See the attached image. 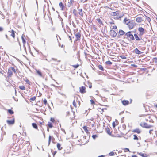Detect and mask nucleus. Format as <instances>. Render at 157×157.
Returning <instances> with one entry per match:
<instances>
[{"instance_id": "obj_54", "label": "nucleus", "mask_w": 157, "mask_h": 157, "mask_svg": "<svg viewBox=\"0 0 157 157\" xmlns=\"http://www.w3.org/2000/svg\"><path fill=\"white\" fill-rule=\"evenodd\" d=\"M44 122L42 121V122H40V126L42 125L43 124H44Z\"/></svg>"}, {"instance_id": "obj_46", "label": "nucleus", "mask_w": 157, "mask_h": 157, "mask_svg": "<svg viewBox=\"0 0 157 157\" xmlns=\"http://www.w3.org/2000/svg\"><path fill=\"white\" fill-rule=\"evenodd\" d=\"M43 102L44 104V105H46L47 103V100L46 99H44L43 100Z\"/></svg>"}, {"instance_id": "obj_49", "label": "nucleus", "mask_w": 157, "mask_h": 157, "mask_svg": "<svg viewBox=\"0 0 157 157\" xmlns=\"http://www.w3.org/2000/svg\"><path fill=\"white\" fill-rule=\"evenodd\" d=\"M92 137L93 139H95L98 136L96 135H93L92 136Z\"/></svg>"}, {"instance_id": "obj_8", "label": "nucleus", "mask_w": 157, "mask_h": 157, "mask_svg": "<svg viewBox=\"0 0 157 157\" xmlns=\"http://www.w3.org/2000/svg\"><path fill=\"white\" fill-rule=\"evenodd\" d=\"M140 125L142 127L146 128H150L153 127L152 125H148L147 123L144 122H141L140 123Z\"/></svg>"}, {"instance_id": "obj_17", "label": "nucleus", "mask_w": 157, "mask_h": 157, "mask_svg": "<svg viewBox=\"0 0 157 157\" xmlns=\"http://www.w3.org/2000/svg\"><path fill=\"white\" fill-rule=\"evenodd\" d=\"M55 140V139L53 136H51L49 135V136L48 141V145H50L51 141H52L53 143H54Z\"/></svg>"}, {"instance_id": "obj_4", "label": "nucleus", "mask_w": 157, "mask_h": 157, "mask_svg": "<svg viewBox=\"0 0 157 157\" xmlns=\"http://www.w3.org/2000/svg\"><path fill=\"white\" fill-rule=\"evenodd\" d=\"M17 70L14 67H10L8 68V71L7 72V77L6 79L8 81L9 79H11V78L12 76L13 73H16Z\"/></svg>"}, {"instance_id": "obj_27", "label": "nucleus", "mask_w": 157, "mask_h": 157, "mask_svg": "<svg viewBox=\"0 0 157 157\" xmlns=\"http://www.w3.org/2000/svg\"><path fill=\"white\" fill-rule=\"evenodd\" d=\"M135 53L138 54H140L143 53V52L139 51L137 48H135Z\"/></svg>"}, {"instance_id": "obj_60", "label": "nucleus", "mask_w": 157, "mask_h": 157, "mask_svg": "<svg viewBox=\"0 0 157 157\" xmlns=\"http://www.w3.org/2000/svg\"><path fill=\"white\" fill-rule=\"evenodd\" d=\"M61 95H62L63 96H64L65 97H66V94H63V93H61Z\"/></svg>"}, {"instance_id": "obj_48", "label": "nucleus", "mask_w": 157, "mask_h": 157, "mask_svg": "<svg viewBox=\"0 0 157 157\" xmlns=\"http://www.w3.org/2000/svg\"><path fill=\"white\" fill-rule=\"evenodd\" d=\"M119 56L120 57H121V58H122V59H126V56H124V55Z\"/></svg>"}, {"instance_id": "obj_40", "label": "nucleus", "mask_w": 157, "mask_h": 157, "mask_svg": "<svg viewBox=\"0 0 157 157\" xmlns=\"http://www.w3.org/2000/svg\"><path fill=\"white\" fill-rule=\"evenodd\" d=\"M99 69L101 70L102 71H104V68L103 66L101 65H99L98 66Z\"/></svg>"}, {"instance_id": "obj_5", "label": "nucleus", "mask_w": 157, "mask_h": 157, "mask_svg": "<svg viewBox=\"0 0 157 157\" xmlns=\"http://www.w3.org/2000/svg\"><path fill=\"white\" fill-rule=\"evenodd\" d=\"M73 105L75 108H78L80 106V102L78 101L77 96H75L74 97Z\"/></svg>"}, {"instance_id": "obj_23", "label": "nucleus", "mask_w": 157, "mask_h": 157, "mask_svg": "<svg viewBox=\"0 0 157 157\" xmlns=\"http://www.w3.org/2000/svg\"><path fill=\"white\" fill-rule=\"evenodd\" d=\"M132 132H135L138 134H140L141 132V130L140 129L137 128L133 129Z\"/></svg>"}, {"instance_id": "obj_1", "label": "nucleus", "mask_w": 157, "mask_h": 157, "mask_svg": "<svg viewBox=\"0 0 157 157\" xmlns=\"http://www.w3.org/2000/svg\"><path fill=\"white\" fill-rule=\"evenodd\" d=\"M138 31L139 32V35L137 34H134V36L135 39L137 41H140L142 39V36L146 32V31L142 27H139L138 29Z\"/></svg>"}, {"instance_id": "obj_6", "label": "nucleus", "mask_w": 157, "mask_h": 157, "mask_svg": "<svg viewBox=\"0 0 157 157\" xmlns=\"http://www.w3.org/2000/svg\"><path fill=\"white\" fill-rule=\"evenodd\" d=\"M87 125L88 127V129L90 130L94 126L95 122L93 120H89L87 122Z\"/></svg>"}, {"instance_id": "obj_19", "label": "nucleus", "mask_w": 157, "mask_h": 157, "mask_svg": "<svg viewBox=\"0 0 157 157\" xmlns=\"http://www.w3.org/2000/svg\"><path fill=\"white\" fill-rule=\"evenodd\" d=\"M8 32L11 33L10 36L13 38L14 39L15 38V33L16 32L13 30H11L10 31H9Z\"/></svg>"}, {"instance_id": "obj_15", "label": "nucleus", "mask_w": 157, "mask_h": 157, "mask_svg": "<svg viewBox=\"0 0 157 157\" xmlns=\"http://www.w3.org/2000/svg\"><path fill=\"white\" fill-rule=\"evenodd\" d=\"M143 17V16L137 17L136 19V21L137 23H141L144 21Z\"/></svg>"}, {"instance_id": "obj_24", "label": "nucleus", "mask_w": 157, "mask_h": 157, "mask_svg": "<svg viewBox=\"0 0 157 157\" xmlns=\"http://www.w3.org/2000/svg\"><path fill=\"white\" fill-rule=\"evenodd\" d=\"M118 124V122L116 120L115 121L113 122L112 123L113 128H115V126L116 125H117Z\"/></svg>"}, {"instance_id": "obj_26", "label": "nucleus", "mask_w": 157, "mask_h": 157, "mask_svg": "<svg viewBox=\"0 0 157 157\" xmlns=\"http://www.w3.org/2000/svg\"><path fill=\"white\" fill-rule=\"evenodd\" d=\"M80 141L79 140H78V141L80 143H78V144L81 145H84L85 144H86V142L85 141H84L82 139H80Z\"/></svg>"}, {"instance_id": "obj_43", "label": "nucleus", "mask_w": 157, "mask_h": 157, "mask_svg": "<svg viewBox=\"0 0 157 157\" xmlns=\"http://www.w3.org/2000/svg\"><path fill=\"white\" fill-rule=\"evenodd\" d=\"M105 63L106 64L111 65L112 64V63L110 61H108L106 62Z\"/></svg>"}, {"instance_id": "obj_2", "label": "nucleus", "mask_w": 157, "mask_h": 157, "mask_svg": "<svg viewBox=\"0 0 157 157\" xmlns=\"http://www.w3.org/2000/svg\"><path fill=\"white\" fill-rule=\"evenodd\" d=\"M125 23L128 26L129 29H131L136 25V23L133 20L125 18L124 20Z\"/></svg>"}, {"instance_id": "obj_41", "label": "nucleus", "mask_w": 157, "mask_h": 157, "mask_svg": "<svg viewBox=\"0 0 157 157\" xmlns=\"http://www.w3.org/2000/svg\"><path fill=\"white\" fill-rule=\"evenodd\" d=\"M88 87L90 88H91L92 87V83H91V82H88Z\"/></svg>"}, {"instance_id": "obj_10", "label": "nucleus", "mask_w": 157, "mask_h": 157, "mask_svg": "<svg viewBox=\"0 0 157 157\" xmlns=\"http://www.w3.org/2000/svg\"><path fill=\"white\" fill-rule=\"evenodd\" d=\"M36 71L37 74L39 76L43 78L44 77L45 74L42 73L40 70L36 69Z\"/></svg>"}, {"instance_id": "obj_13", "label": "nucleus", "mask_w": 157, "mask_h": 157, "mask_svg": "<svg viewBox=\"0 0 157 157\" xmlns=\"http://www.w3.org/2000/svg\"><path fill=\"white\" fill-rule=\"evenodd\" d=\"M79 92L81 94H84L86 93V88L84 86H81L79 87Z\"/></svg>"}, {"instance_id": "obj_30", "label": "nucleus", "mask_w": 157, "mask_h": 157, "mask_svg": "<svg viewBox=\"0 0 157 157\" xmlns=\"http://www.w3.org/2000/svg\"><path fill=\"white\" fill-rule=\"evenodd\" d=\"M33 127L35 129L37 130L38 129L37 124L35 123H32V124Z\"/></svg>"}, {"instance_id": "obj_21", "label": "nucleus", "mask_w": 157, "mask_h": 157, "mask_svg": "<svg viewBox=\"0 0 157 157\" xmlns=\"http://www.w3.org/2000/svg\"><path fill=\"white\" fill-rule=\"evenodd\" d=\"M105 131L109 135H111L112 134V132L111 131L110 128L108 127H107L105 128Z\"/></svg>"}, {"instance_id": "obj_36", "label": "nucleus", "mask_w": 157, "mask_h": 157, "mask_svg": "<svg viewBox=\"0 0 157 157\" xmlns=\"http://www.w3.org/2000/svg\"><path fill=\"white\" fill-rule=\"evenodd\" d=\"M133 139L134 140L136 141H138L139 140V139L136 135H133Z\"/></svg>"}, {"instance_id": "obj_32", "label": "nucleus", "mask_w": 157, "mask_h": 157, "mask_svg": "<svg viewBox=\"0 0 157 157\" xmlns=\"http://www.w3.org/2000/svg\"><path fill=\"white\" fill-rule=\"evenodd\" d=\"M47 125L50 128H52L53 127V125L52 122H48L47 124Z\"/></svg>"}, {"instance_id": "obj_29", "label": "nucleus", "mask_w": 157, "mask_h": 157, "mask_svg": "<svg viewBox=\"0 0 157 157\" xmlns=\"http://www.w3.org/2000/svg\"><path fill=\"white\" fill-rule=\"evenodd\" d=\"M59 6L61 8V10H63L64 8V6L62 2H61L59 3Z\"/></svg>"}, {"instance_id": "obj_9", "label": "nucleus", "mask_w": 157, "mask_h": 157, "mask_svg": "<svg viewBox=\"0 0 157 157\" xmlns=\"http://www.w3.org/2000/svg\"><path fill=\"white\" fill-rule=\"evenodd\" d=\"M149 133L150 135L154 138L157 136V131L151 129L149 131Z\"/></svg>"}, {"instance_id": "obj_35", "label": "nucleus", "mask_w": 157, "mask_h": 157, "mask_svg": "<svg viewBox=\"0 0 157 157\" xmlns=\"http://www.w3.org/2000/svg\"><path fill=\"white\" fill-rule=\"evenodd\" d=\"M115 154H117L116 152L113 151L109 153V155L110 156H114Z\"/></svg>"}, {"instance_id": "obj_47", "label": "nucleus", "mask_w": 157, "mask_h": 157, "mask_svg": "<svg viewBox=\"0 0 157 157\" xmlns=\"http://www.w3.org/2000/svg\"><path fill=\"white\" fill-rule=\"evenodd\" d=\"M79 65L78 64H76V65H72V67H74L75 68H78L79 66Z\"/></svg>"}, {"instance_id": "obj_62", "label": "nucleus", "mask_w": 157, "mask_h": 157, "mask_svg": "<svg viewBox=\"0 0 157 157\" xmlns=\"http://www.w3.org/2000/svg\"><path fill=\"white\" fill-rule=\"evenodd\" d=\"M5 36H6V38L7 39H8L9 38V37L7 35V34H6L5 35Z\"/></svg>"}, {"instance_id": "obj_3", "label": "nucleus", "mask_w": 157, "mask_h": 157, "mask_svg": "<svg viewBox=\"0 0 157 157\" xmlns=\"http://www.w3.org/2000/svg\"><path fill=\"white\" fill-rule=\"evenodd\" d=\"M140 116L141 117L140 119L141 121H145L151 123L154 122V121L151 118V115L149 114H141L140 115Z\"/></svg>"}, {"instance_id": "obj_11", "label": "nucleus", "mask_w": 157, "mask_h": 157, "mask_svg": "<svg viewBox=\"0 0 157 157\" xmlns=\"http://www.w3.org/2000/svg\"><path fill=\"white\" fill-rule=\"evenodd\" d=\"M12 120H7L6 122L7 124L9 125L13 124L15 123V118L13 116L12 117Z\"/></svg>"}, {"instance_id": "obj_14", "label": "nucleus", "mask_w": 157, "mask_h": 157, "mask_svg": "<svg viewBox=\"0 0 157 157\" xmlns=\"http://www.w3.org/2000/svg\"><path fill=\"white\" fill-rule=\"evenodd\" d=\"M126 35L131 40H134L135 39L133 35L131 34L130 32H129L126 33Z\"/></svg>"}, {"instance_id": "obj_18", "label": "nucleus", "mask_w": 157, "mask_h": 157, "mask_svg": "<svg viewBox=\"0 0 157 157\" xmlns=\"http://www.w3.org/2000/svg\"><path fill=\"white\" fill-rule=\"evenodd\" d=\"M21 39L22 40V43H23V46H25L26 43V40L27 39V38L25 35H23L21 36Z\"/></svg>"}, {"instance_id": "obj_7", "label": "nucleus", "mask_w": 157, "mask_h": 157, "mask_svg": "<svg viewBox=\"0 0 157 157\" xmlns=\"http://www.w3.org/2000/svg\"><path fill=\"white\" fill-rule=\"evenodd\" d=\"M66 116L70 122H71L75 119V116L72 113H70V112L68 111L66 113Z\"/></svg>"}, {"instance_id": "obj_31", "label": "nucleus", "mask_w": 157, "mask_h": 157, "mask_svg": "<svg viewBox=\"0 0 157 157\" xmlns=\"http://www.w3.org/2000/svg\"><path fill=\"white\" fill-rule=\"evenodd\" d=\"M111 15L113 16H118L119 15V13L117 11L113 12L111 14Z\"/></svg>"}, {"instance_id": "obj_44", "label": "nucleus", "mask_w": 157, "mask_h": 157, "mask_svg": "<svg viewBox=\"0 0 157 157\" xmlns=\"http://www.w3.org/2000/svg\"><path fill=\"white\" fill-rule=\"evenodd\" d=\"M50 120L52 122V123H55L56 121L54 118L52 117H51L50 118Z\"/></svg>"}, {"instance_id": "obj_63", "label": "nucleus", "mask_w": 157, "mask_h": 157, "mask_svg": "<svg viewBox=\"0 0 157 157\" xmlns=\"http://www.w3.org/2000/svg\"><path fill=\"white\" fill-rule=\"evenodd\" d=\"M94 26V30H96V29H97L96 28V27H95V26Z\"/></svg>"}, {"instance_id": "obj_52", "label": "nucleus", "mask_w": 157, "mask_h": 157, "mask_svg": "<svg viewBox=\"0 0 157 157\" xmlns=\"http://www.w3.org/2000/svg\"><path fill=\"white\" fill-rule=\"evenodd\" d=\"M109 23L110 25V26H112V25H114V23L113 21H112L111 22H110Z\"/></svg>"}, {"instance_id": "obj_56", "label": "nucleus", "mask_w": 157, "mask_h": 157, "mask_svg": "<svg viewBox=\"0 0 157 157\" xmlns=\"http://www.w3.org/2000/svg\"><path fill=\"white\" fill-rule=\"evenodd\" d=\"M125 151H130L129 149L127 148H126L125 149Z\"/></svg>"}, {"instance_id": "obj_33", "label": "nucleus", "mask_w": 157, "mask_h": 157, "mask_svg": "<svg viewBox=\"0 0 157 157\" xmlns=\"http://www.w3.org/2000/svg\"><path fill=\"white\" fill-rule=\"evenodd\" d=\"M78 13L82 17H83V14L82 9H79L78 10Z\"/></svg>"}, {"instance_id": "obj_28", "label": "nucleus", "mask_w": 157, "mask_h": 157, "mask_svg": "<svg viewBox=\"0 0 157 157\" xmlns=\"http://www.w3.org/2000/svg\"><path fill=\"white\" fill-rule=\"evenodd\" d=\"M96 21H97L98 22V23L100 25H103V24L102 21L99 18H97L96 19Z\"/></svg>"}, {"instance_id": "obj_55", "label": "nucleus", "mask_w": 157, "mask_h": 157, "mask_svg": "<svg viewBox=\"0 0 157 157\" xmlns=\"http://www.w3.org/2000/svg\"><path fill=\"white\" fill-rule=\"evenodd\" d=\"M56 152H57L56 151H54L52 152L53 156H54L56 154Z\"/></svg>"}, {"instance_id": "obj_58", "label": "nucleus", "mask_w": 157, "mask_h": 157, "mask_svg": "<svg viewBox=\"0 0 157 157\" xmlns=\"http://www.w3.org/2000/svg\"><path fill=\"white\" fill-rule=\"evenodd\" d=\"M147 19L149 22H150V21H151L150 18L148 17L147 18Z\"/></svg>"}, {"instance_id": "obj_45", "label": "nucleus", "mask_w": 157, "mask_h": 157, "mask_svg": "<svg viewBox=\"0 0 157 157\" xmlns=\"http://www.w3.org/2000/svg\"><path fill=\"white\" fill-rule=\"evenodd\" d=\"M36 99V97H35V96H33L32 97H31L30 98V100L31 101H34V100H35Z\"/></svg>"}, {"instance_id": "obj_50", "label": "nucleus", "mask_w": 157, "mask_h": 157, "mask_svg": "<svg viewBox=\"0 0 157 157\" xmlns=\"http://www.w3.org/2000/svg\"><path fill=\"white\" fill-rule=\"evenodd\" d=\"M111 27H112V29H115L117 28V26L115 25H112V26H111Z\"/></svg>"}, {"instance_id": "obj_53", "label": "nucleus", "mask_w": 157, "mask_h": 157, "mask_svg": "<svg viewBox=\"0 0 157 157\" xmlns=\"http://www.w3.org/2000/svg\"><path fill=\"white\" fill-rule=\"evenodd\" d=\"M73 13L75 14V15H76V11L74 9V10Z\"/></svg>"}, {"instance_id": "obj_59", "label": "nucleus", "mask_w": 157, "mask_h": 157, "mask_svg": "<svg viewBox=\"0 0 157 157\" xmlns=\"http://www.w3.org/2000/svg\"><path fill=\"white\" fill-rule=\"evenodd\" d=\"M3 72H4V71L0 70V73L2 74V75H3Z\"/></svg>"}, {"instance_id": "obj_12", "label": "nucleus", "mask_w": 157, "mask_h": 157, "mask_svg": "<svg viewBox=\"0 0 157 157\" xmlns=\"http://www.w3.org/2000/svg\"><path fill=\"white\" fill-rule=\"evenodd\" d=\"M75 41H77L80 40L81 35L80 32H77L75 35Z\"/></svg>"}, {"instance_id": "obj_25", "label": "nucleus", "mask_w": 157, "mask_h": 157, "mask_svg": "<svg viewBox=\"0 0 157 157\" xmlns=\"http://www.w3.org/2000/svg\"><path fill=\"white\" fill-rule=\"evenodd\" d=\"M57 147L58 149L59 150H61L63 149L61 144L59 143H57Z\"/></svg>"}, {"instance_id": "obj_37", "label": "nucleus", "mask_w": 157, "mask_h": 157, "mask_svg": "<svg viewBox=\"0 0 157 157\" xmlns=\"http://www.w3.org/2000/svg\"><path fill=\"white\" fill-rule=\"evenodd\" d=\"M139 155L140 156L143 157H147V155L146 154H144L141 152L139 153Z\"/></svg>"}, {"instance_id": "obj_20", "label": "nucleus", "mask_w": 157, "mask_h": 157, "mask_svg": "<svg viewBox=\"0 0 157 157\" xmlns=\"http://www.w3.org/2000/svg\"><path fill=\"white\" fill-rule=\"evenodd\" d=\"M83 128L85 132L87 134L90 133L89 130H89V129H88V127L86 126H84L83 127Z\"/></svg>"}, {"instance_id": "obj_57", "label": "nucleus", "mask_w": 157, "mask_h": 157, "mask_svg": "<svg viewBox=\"0 0 157 157\" xmlns=\"http://www.w3.org/2000/svg\"><path fill=\"white\" fill-rule=\"evenodd\" d=\"M3 30V29L2 27H0V32L2 31Z\"/></svg>"}, {"instance_id": "obj_16", "label": "nucleus", "mask_w": 157, "mask_h": 157, "mask_svg": "<svg viewBox=\"0 0 157 157\" xmlns=\"http://www.w3.org/2000/svg\"><path fill=\"white\" fill-rule=\"evenodd\" d=\"M110 36L113 37H114L117 36V33L114 30H111L110 31Z\"/></svg>"}, {"instance_id": "obj_64", "label": "nucleus", "mask_w": 157, "mask_h": 157, "mask_svg": "<svg viewBox=\"0 0 157 157\" xmlns=\"http://www.w3.org/2000/svg\"><path fill=\"white\" fill-rule=\"evenodd\" d=\"M73 2H74V0H70V2L71 3H72Z\"/></svg>"}, {"instance_id": "obj_61", "label": "nucleus", "mask_w": 157, "mask_h": 157, "mask_svg": "<svg viewBox=\"0 0 157 157\" xmlns=\"http://www.w3.org/2000/svg\"><path fill=\"white\" fill-rule=\"evenodd\" d=\"M154 106L155 108H157V104H154Z\"/></svg>"}, {"instance_id": "obj_38", "label": "nucleus", "mask_w": 157, "mask_h": 157, "mask_svg": "<svg viewBox=\"0 0 157 157\" xmlns=\"http://www.w3.org/2000/svg\"><path fill=\"white\" fill-rule=\"evenodd\" d=\"M25 81L27 84L29 85H31V82L28 79H26Z\"/></svg>"}, {"instance_id": "obj_51", "label": "nucleus", "mask_w": 157, "mask_h": 157, "mask_svg": "<svg viewBox=\"0 0 157 157\" xmlns=\"http://www.w3.org/2000/svg\"><path fill=\"white\" fill-rule=\"evenodd\" d=\"M90 102L91 103V104L92 105H94L95 104V103L94 101L93 100H90Z\"/></svg>"}, {"instance_id": "obj_39", "label": "nucleus", "mask_w": 157, "mask_h": 157, "mask_svg": "<svg viewBox=\"0 0 157 157\" xmlns=\"http://www.w3.org/2000/svg\"><path fill=\"white\" fill-rule=\"evenodd\" d=\"M19 88L21 90H25V87L24 86H20L19 87Z\"/></svg>"}, {"instance_id": "obj_34", "label": "nucleus", "mask_w": 157, "mask_h": 157, "mask_svg": "<svg viewBox=\"0 0 157 157\" xmlns=\"http://www.w3.org/2000/svg\"><path fill=\"white\" fill-rule=\"evenodd\" d=\"M13 109V108H12L11 109H8V113L10 114H13L14 113V111L12 110V109Z\"/></svg>"}, {"instance_id": "obj_22", "label": "nucleus", "mask_w": 157, "mask_h": 157, "mask_svg": "<svg viewBox=\"0 0 157 157\" xmlns=\"http://www.w3.org/2000/svg\"><path fill=\"white\" fill-rule=\"evenodd\" d=\"M122 103L123 105L125 106L129 104V102L128 100H123L122 101Z\"/></svg>"}, {"instance_id": "obj_42", "label": "nucleus", "mask_w": 157, "mask_h": 157, "mask_svg": "<svg viewBox=\"0 0 157 157\" xmlns=\"http://www.w3.org/2000/svg\"><path fill=\"white\" fill-rule=\"evenodd\" d=\"M119 33L121 35H123L125 33L124 32V31H123V30H120L119 31Z\"/></svg>"}]
</instances>
